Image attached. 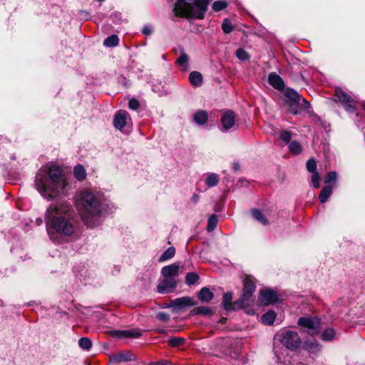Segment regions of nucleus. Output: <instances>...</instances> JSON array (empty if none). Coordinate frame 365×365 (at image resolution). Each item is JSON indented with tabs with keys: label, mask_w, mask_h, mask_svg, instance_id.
<instances>
[{
	"label": "nucleus",
	"mask_w": 365,
	"mask_h": 365,
	"mask_svg": "<svg viewBox=\"0 0 365 365\" xmlns=\"http://www.w3.org/2000/svg\"><path fill=\"white\" fill-rule=\"evenodd\" d=\"M44 221L47 233L54 242L59 237L73 235L75 230L76 219L72 205L62 200L52 203L45 212Z\"/></svg>",
	"instance_id": "obj_1"
},
{
	"label": "nucleus",
	"mask_w": 365,
	"mask_h": 365,
	"mask_svg": "<svg viewBox=\"0 0 365 365\" xmlns=\"http://www.w3.org/2000/svg\"><path fill=\"white\" fill-rule=\"evenodd\" d=\"M35 187L47 200L66 195L68 190V181L63 177L62 169L55 164L42 166L35 177Z\"/></svg>",
	"instance_id": "obj_2"
},
{
	"label": "nucleus",
	"mask_w": 365,
	"mask_h": 365,
	"mask_svg": "<svg viewBox=\"0 0 365 365\" xmlns=\"http://www.w3.org/2000/svg\"><path fill=\"white\" fill-rule=\"evenodd\" d=\"M76 206L85 224L95 226L101 212V202L95 195L88 190L83 191L76 201Z\"/></svg>",
	"instance_id": "obj_3"
},
{
	"label": "nucleus",
	"mask_w": 365,
	"mask_h": 365,
	"mask_svg": "<svg viewBox=\"0 0 365 365\" xmlns=\"http://www.w3.org/2000/svg\"><path fill=\"white\" fill-rule=\"evenodd\" d=\"M212 0H177L173 12L175 16L203 19Z\"/></svg>",
	"instance_id": "obj_4"
},
{
	"label": "nucleus",
	"mask_w": 365,
	"mask_h": 365,
	"mask_svg": "<svg viewBox=\"0 0 365 365\" xmlns=\"http://www.w3.org/2000/svg\"><path fill=\"white\" fill-rule=\"evenodd\" d=\"M255 289V279L252 276H245L243 279L242 294L240 299L235 302V306L237 309H241L250 305V302H252V296Z\"/></svg>",
	"instance_id": "obj_5"
},
{
	"label": "nucleus",
	"mask_w": 365,
	"mask_h": 365,
	"mask_svg": "<svg viewBox=\"0 0 365 365\" xmlns=\"http://www.w3.org/2000/svg\"><path fill=\"white\" fill-rule=\"evenodd\" d=\"M276 338L289 349H295L301 345V339L297 331L283 329L278 331Z\"/></svg>",
	"instance_id": "obj_6"
},
{
	"label": "nucleus",
	"mask_w": 365,
	"mask_h": 365,
	"mask_svg": "<svg viewBox=\"0 0 365 365\" xmlns=\"http://www.w3.org/2000/svg\"><path fill=\"white\" fill-rule=\"evenodd\" d=\"M297 324L299 327L306 329V331L312 335H316L319 333L321 329V322L316 317H302L298 319Z\"/></svg>",
	"instance_id": "obj_7"
},
{
	"label": "nucleus",
	"mask_w": 365,
	"mask_h": 365,
	"mask_svg": "<svg viewBox=\"0 0 365 365\" xmlns=\"http://www.w3.org/2000/svg\"><path fill=\"white\" fill-rule=\"evenodd\" d=\"M335 96L347 112L352 113L355 110V101L348 93L340 88H336Z\"/></svg>",
	"instance_id": "obj_8"
},
{
	"label": "nucleus",
	"mask_w": 365,
	"mask_h": 365,
	"mask_svg": "<svg viewBox=\"0 0 365 365\" xmlns=\"http://www.w3.org/2000/svg\"><path fill=\"white\" fill-rule=\"evenodd\" d=\"M130 123L131 119L127 111L120 110L115 113L113 119V125L116 129L122 130Z\"/></svg>",
	"instance_id": "obj_9"
},
{
	"label": "nucleus",
	"mask_w": 365,
	"mask_h": 365,
	"mask_svg": "<svg viewBox=\"0 0 365 365\" xmlns=\"http://www.w3.org/2000/svg\"><path fill=\"white\" fill-rule=\"evenodd\" d=\"M278 300L277 292L273 289H262L259 295V302L261 305H269Z\"/></svg>",
	"instance_id": "obj_10"
},
{
	"label": "nucleus",
	"mask_w": 365,
	"mask_h": 365,
	"mask_svg": "<svg viewBox=\"0 0 365 365\" xmlns=\"http://www.w3.org/2000/svg\"><path fill=\"white\" fill-rule=\"evenodd\" d=\"M284 96L292 102L289 108L290 112L295 115L299 113V110L297 108V105L300 101V96L299 93L293 88H288L285 90Z\"/></svg>",
	"instance_id": "obj_11"
},
{
	"label": "nucleus",
	"mask_w": 365,
	"mask_h": 365,
	"mask_svg": "<svg viewBox=\"0 0 365 365\" xmlns=\"http://www.w3.org/2000/svg\"><path fill=\"white\" fill-rule=\"evenodd\" d=\"M177 286L176 280L173 277H168L161 281L158 285V292L160 294L170 293Z\"/></svg>",
	"instance_id": "obj_12"
},
{
	"label": "nucleus",
	"mask_w": 365,
	"mask_h": 365,
	"mask_svg": "<svg viewBox=\"0 0 365 365\" xmlns=\"http://www.w3.org/2000/svg\"><path fill=\"white\" fill-rule=\"evenodd\" d=\"M192 305H193L192 299L188 297H184L171 300L167 307H173L175 310H180Z\"/></svg>",
	"instance_id": "obj_13"
},
{
	"label": "nucleus",
	"mask_w": 365,
	"mask_h": 365,
	"mask_svg": "<svg viewBox=\"0 0 365 365\" xmlns=\"http://www.w3.org/2000/svg\"><path fill=\"white\" fill-rule=\"evenodd\" d=\"M235 114L232 110H227L221 117V123L224 130H228L235 125Z\"/></svg>",
	"instance_id": "obj_14"
},
{
	"label": "nucleus",
	"mask_w": 365,
	"mask_h": 365,
	"mask_svg": "<svg viewBox=\"0 0 365 365\" xmlns=\"http://www.w3.org/2000/svg\"><path fill=\"white\" fill-rule=\"evenodd\" d=\"M135 356L129 351L113 354L110 357V363L112 364L133 361L135 360Z\"/></svg>",
	"instance_id": "obj_15"
},
{
	"label": "nucleus",
	"mask_w": 365,
	"mask_h": 365,
	"mask_svg": "<svg viewBox=\"0 0 365 365\" xmlns=\"http://www.w3.org/2000/svg\"><path fill=\"white\" fill-rule=\"evenodd\" d=\"M269 83L275 89L282 91L284 88V84L282 78L277 73L272 72L268 76Z\"/></svg>",
	"instance_id": "obj_16"
},
{
	"label": "nucleus",
	"mask_w": 365,
	"mask_h": 365,
	"mask_svg": "<svg viewBox=\"0 0 365 365\" xmlns=\"http://www.w3.org/2000/svg\"><path fill=\"white\" fill-rule=\"evenodd\" d=\"M180 267L176 264H172L168 266H165L161 269V274L163 277H176L179 274Z\"/></svg>",
	"instance_id": "obj_17"
},
{
	"label": "nucleus",
	"mask_w": 365,
	"mask_h": 365,
	"mask_svg": "<svg viewBox=\"0 0 365 365\" xmlns=\"http://www.w3.org/2000/svg\"><path fill=\"white\" fill-rule=\"evenodd\" d=\"M113 336L116 338H138L141 335L140 330H115L112 331Z\"/></svg>",
	"instance_id": "obj_18"
},
{
	"label": "nucleus",
	"mask_w": 365,
	"mask_h": 365,
	"mask_svg": "<svg viewBox=\"0 0 365 365\" xmlns=\"http://www.w3.org/2000/svg\"><path fill=\"white\" fill-rule=\"evenodd\" d=\"M208 115L205 110H198L193 115V120L197 125H202L207 123Z\"/></svg>",
	"instance_id": "obj_19"
},
{
	"label": "nucleus",
	"mask_w": 365,
	"mask_h": 365,
	"mask_svg": "<svg viewBox=\"0 0 365 365\" xmlns=\"http://www.w3.org/2000/svg\"><path fill=\"white\" fill-rule=\"evenodd\" d=\"M189 80L195 87H200L202 84V76L197 71H192L189 75Z\"/></svg>",
	"instance_id": "obj_20"
},
{
	"label": "nucleus",
	"mask_w": 365,
	"mask_h": 365,
	"mask_svg": "<svg viewBox=\"0 0 365 365\" xmlns=\"http://www.w3.org/2000/svg\"><path fill=\"white\" fill-rule=\"evenodd\" d=\"M213 293L207 287H203L198 293V299L203 302H208L212 299Z\"/></svg>",
	"instance_id": "obj_21"
},
{
	"label": "nucleus",
	"mask_w": 365,
	"mask_h": 365,
	"mask_svg": "<svg viewBox=\"0 0 365 365\" xmlns=\"http://www.w3.org/2000/svg\"><path fill=\"white\" fill-rule=\"evenodd\" d=\"M304 348L310 353L317 354L321 351L320 344L315 341H306Z\"/></svg>",
	"instance_id": "obj_22"
},
{
	"label": "nucleus",
	"mask_w": 365,
	"mask_h": 365,
	"mask_svg": "<svg viewBox=\"0 0 365 365\" xmlns=\"http://www.w3.org/2000/svg\"><path fill=\"white\" fill-rule=\"evenodd\" d=\"M332 192H333V189L331 185H327V186L324 187L322 189V190L319 193V199L320 202L322 203L326 202L328 200L329 197L332 194Z\"/></svg>",
	"instance_id": "obj_23"
},
{
	"label": "nucleus",
	"mask_w": 365,
	"mask_h": 365,
	"mask_svg": "<svg viewBox=\"0 0 365 365\" xmlns=\"http://www.w3.org/2000/svg\"><path fill=\"white\" fill-rule=\"evenodd\" d=\"M232 292L225 293L223 295L222 303L225 309L231 310V309H235V307H237L235 305H234V307L232 306Z\"/></svg>",
	"instance_id": "obj_24"
},
{
	"label": "nucleus",
	"mask_w": 365,
	"mask_h": 365,
	"mask_svg": "<svg viewBox=\"0 0 365 365\" xmlns=\"http://www.w3.org/2000/svg\"><path fill=\"white\" fill-rule=\"evenodd\" d=\"M192 315H202V316H210L212 314V310L205 306H200L194 308L191 311Z\"/></svg>",
	"instance_id": "obj_25"
},
{
	"label": "nucleus",
	"mask_w": 365,
	"mask_h": 365,
	"mask_svg": "<svg viewBox=\"0 0 365 365\" xmlns=\"http://www.w3.org/2000/svg\"><path fill=\"white\" fill-rule=\"evenodd\" d=\"M252 216L255 220L259 222L264 225H267L269 224V221L267 218L264 216V215L257 209H252L251 210Z\"/></svg>",
	"instance_id": "obj_26"
},
{
	"label": "nucleus",
	"mask_w": 365,
	"mask_h": 365,
	"mask_svg": "<svg viewBox=\"0 0 365 365\" xmlns=\"http://www.w3.org/2000/svg\"><path fill=\"white\" fill-rule=\"evenodd\" d=\"M176 63L178 65L181 71H186L189 68L188 56L185 53H182L180 57L176 60Z\"/></svg>",
	"instance_id": "obj_27"
},
{
	"label": "nucleus",
	"mask_w": 365,
	"mask_h": 365,
	"mask_svg": "<svg viewBox=\"0 0 365 365\" xmlns=\"http://www.w3.org/2000/svg\"><path fill=\"white\" fill-rule=\"evenodd\" d=\"M276 318V314L273 310H269L262 316V322L267 325H271L274 323Z\"/></svg>",
	"instance_id": "obj_28"
},
{
	"label": "nucleus",
	"mask_w": 365,
	"mask_h": 365,
	"mask_svg": "<svg viewBox=\"0 0 365 365\" xmlns=\"http://www.w3.org/2000/svg\"><path fill=\"white\" fill-rule=\"evenodd\" d=\"M73 175L79 181L85 180L86 177V172L84 167L81 165H76L73 169Z\"/></svg>",
	"instance_id": "obj_29"
},
{
	"label": "nucleus",
	"mask_w": 365,
	"mask_h": 365,
	"mask_svg": "<svg viewBox=\"0 0 365 365\" xmlns=\"http://www.w3.org/2000/svg\"><path fill=\"white\" fill-rule=\"evenodd\" d=\"M219 182V177L217 174L211 173H208L206 179L205 184L209 187H212L216 186Z\"/></svg>",
	"instance_id": "obj_30"
},
{
	"label": "nucleus",
	"mask_w": 365,
	"mask_h": 365,
	"mask_svg": "<svg viewBox=\"0 0 365 365\" xmlns=\"http://www.w3.org/2000/svg\"><path fill=\"white\" fill-rule=\"evenodd\" d=\"M119 38L117 35H111L106 38L103 41V45L106 47H114L118 44Z\"/></svg>",
	"instance_id": "obj_31"
},
{
	"label": "nucleus",
	"mask_w": 365,
	"mask_h": 365,
	"mask_svg": "<svg viewBox=\"0 0 365 365\" xmlns=\"http://www.w3.org/2000/svg\"><path fill=\"white\" fill-rule=\"evenodd\" d=\"M175 250L173 247H168L160 257V262H164L175 256Z\"/></svg>",
	"instance_id": "obj_32"
},
{
	"label": "nucleus",
	"mask_w": 365,
	"mask_h": 365,
	"mask_svg": "<svg viewBox=\"0 0 365 365\" xmlns=\"http://www.w3.org/2000/svg\"><path fill=\"white\" fill-rule=\"evenodd\" d=\"M289 150L294 155H298L302 153V147L299 142L294 140L289 144Z\"/></svg>",
	"instance_id": "obj_33"
},
{
	"label": "nucleus",
	"mask_w": 365,
	"mask_h": 365,
	"mask_svg": "<svg viewBox=\"0 0 365 365\" xmlns=\"http://www.w3.org/2000/svg\"><path fill=\"white\" fill-rule=\"evenodd\" d=\"M217 223H218V220H217V215L215 214H212L208 219L207 230L208 232L213 231L216 228Z\"/></svg>",
	"instance_id": "obj_34"
},
{
	"label": "nucleus",
	"mask_w": 365,
	"mask_h": 365,
	"mask_svg": "<svg viewBox=\"0 0 365 365\" xmlns=\"http://www.w3.org/2000/svg\"><path fill=\"white\" fill-rule=\"evenodd\" d=\"M335 330L332 328H329L323 331L322 334V339L323 341H331L335 336Z\"/></svg>",
	"instance_id": "obj_35"
},
{
	"label": "nucleus",
	"mask_w": 365,
	"mask_h": 365,
	"mask_svg": "<svg viewBox=\"0 0 365 365\" xmlns=\"http://www.w3.org/2000/svg\"><path fill=\"white\" fill-rule=\"evenodd\" d=\"M168 342L172 347H179L185 344V339L182 337H171L168 339Z\"/></svg>",
	"instance_id": "obj_36"
},
{
	"label": "nucleus",
	"mask_w": 365,
	"mask_h": 365,
	"mask_svg": "<svg viewBox=\"0 0 365 365\" xmlns=\"http://www.w3.org/2000/svg\"><path fill=\"white\" fill-rule=\"evenodd\" d=\"M79 346L85 350H89L92 346L91 340L88 337H82L78 340Z\"/></svg>",
	"instance_id": "obj_37"
},
{
	"label": "nucleus",
	"mask_w": 365,
	"mask_h": 365,
	"mask_svg": "<svg viewBox=\"0 0 365 365\" xmlns=\"http://www.w3.org/2000/svg\"><path fill=\"white\" fill-rule=\"evenodd\" d=\"M199 279V276L195 272H189L185 277V282L187 284H194Z\"/></svg>",
	"instance_id": "obj_38"
},
{
	"label": "nucleus",
	"mask_w": 365,
	"mask_h": 365,
	"mask_svg": "<svg viewBox=\"0 0 365 365\" xmlns=\"http://www.w3.org/2000/svg\"><path fill=\"white\" fill-rule=\"evenodd\" d=\"M227 3L225 1H216L212 4V9L215 11H220L227 6Z\"/></svg>",
	"instance_id": "obj_39"
},
{
	"label": "nucleus",
	"mask_w": 365,
	"mask_h": 365,
	"mask_svg": "<svg viewBox=\"0 0 365 365\" xmlns=\"http://www.w3.org/2000/svg\"><path fill=\"white\" fill-rule=\"evenodd\" d=\"M320 179L319 173L317 171L312 173L311 182L314 187L319 188L320 187Z\"/></svg>",
	"instance_id": "obj_40"
},
{
	"label": "nucleus",
	"mask_w": 365,
	"mask_h": 365,
	"mask_svg": "<svg viewBox=\"0 0 365 365\" xmlns=\"http://www.w3.org/2000/svg\"><path fill=\"white\" fill-rule=\"evenodd\" d=\"M222 29L225 34H230L233 30L232 23L227 19H225L222 24Z\"/></svg>",
	"instance_id": "obj_41"
},
{
	"label": "nucleus",
	"mask_w": 365,
	"mask_h": 365,
	"mask_svg": "<svg viewBox=\"0 0 365 365\" xmlns=\"http://www.w3.org/2000/svg\"><path fill=\"white\" fill-rule=\"evenodd\" d=\"M236 56L241 61H245L249 58L248 53L243 48H238L236 51Z\"/></svg>",
	"instance_id": "obj_42"
},
{
	"label": "nucleus",
	"mask_w": 365,
	"mask_h": 365,
	"mask_svg": "<svg viewBox=\"0 0 365 365\" xmlns=\"http://www.w3.org/2000/svg\"><path fill=\"white\" fill-rule=\"evenodd\" d=\"M336 178L337 174L335 171L329 172L324 178V182L326 184H329L332 182H335L336 180Z\"/></svg>",
	"instance_id": "obj_43"
},
{
	"label": "nucleus",
	"mask_w": 365,
	"mask_h": 365,
	"mask_svg": "<svg viewBox=\"0 0 365 365\" xmlns=\"http://www.w3.org/2000/svg\"><path fill=\"white\" fill-rule=\"evenodd\" d=\"M306 166L309 172H317V163L314 159L311 158L308 160Z\"/></svg>",
	"instance_id": "obj_44"
},
{
	"label": "nucleus",
	"mask_w": 365,
	"mask_h": 365,
	"mask_svg": "<svg viewBox=\"0 0 365 365\" xmlns=\"http://www.w3.org/2000/svg\"><path fill=\"white\" fill-rule=\"evenodd\" d=\"M280 138L285 143H288L292 138V133L288 130H282L280 132Z\"/></svg>",
	"instance_id": "obj_45"
},
{
	"label": "nucleus",
	"mask_w": 365,
	"mask_h": 365,
	"mask_svg": "<svg viewBox=\"0 0 365 365\" xmlns=\"http://www.w3.org/2000/svg\"><path fill=\"white\" fill-rule=\"evenodd\" d=\"M80 268H82L81 269H79L78 268H76V273L78 276H80V277L86 278L88 276V270L86 269L85 266H81Z\"/></svg>",
	"instance_id": "obj_46"
},
{
	"label": "nucleus",
	"mask_w": 365,
	"mask_h": 365,
	"mask_svg": "<svg viewBox=\"0 0 365 365\" xmlns=\"http://www.w3.org/2000/svg\"><path fill=\"white\" fill-rule=\"evenodd\" d=\"M156 318L161 322H167L170 319V316L166 312H159L158 313Z\"/></svg>",
	"instance_id": "obj_47"
},
{
	"label": "nucleus",
	"mask_w": 365,
	"mask_h": 365,
	"mask_svg": "<svg viewBox=\"0 0 365 365\" xmlns=\"http://www.w3.org/2000/svg\"><path fill=\"white\" fill-rule=\"evenodd\" d=\"M128 106L130 109L136 110L137 109H138L140 104L137 99L132 98L129 101Z\"/></svg>",
	"instance_id": "obj_48"
},
{
	"label": "nucleus",
	"mask_w": 365,
	"mask_h": 365,
	"mask_svg": "<svg viewBox=\"0 0 365 365\" xmlns=\"http://www.w3.org/2000/svg\"><path fill=\"white\" fill-rule=\"evenodd\" d=\"M142 32L145 35H150L152 33V30L149 26H145L143 27Z\"/></svg>",
	"instance_id": "obj_49"
},
{
	"label": "nucleus",
	"mask_w": 365,
	"mask_h": 365,
	"mask_svg": "<svg viewBox=\"0 0 365 365\" xmlns=\"http://www.w3.org/2000/svg\"><path fill=\"white\" fill-rule=\"evenodd\" d=\"M112 18H113V21L114 22H119V21L120 20L121 17H120V14H118V13H115L113 14H112Z\"/></svg>",
	"instance_id": "obj_50"
},
{
	"label": "nucleus",
	"mask_w": 365,
	"mask_h": 365,
	"mask_svg": "<svg viewBox=\"0 0 365 365\" xmlns=\"http://www.w3.org/2000/svg\"><path fill=\"white\" fill-rule=\"evenodd\" d=\"M302 103L304 108L308 109L311 107L309 102L307 101L304 98H302Z\"/></svg>",
	"instance_id": "obj_51"
},
{
	"label": "nucleus",
	"mask_w": 365,
	"mask_h": 365,
	"mask_svg": "<svg viewBox=\"0 0 365 365\" xmlns=\"http://www.w3.org/2000/svg\"><path fill=\"white\" fill-rule=\"evenodd\" d=\"M198 199H199V197L197 195H194L192 196V200H193L194 202H195V203L197 202Z\"/></svg>",
	"instance_id": "obj_52"
},
{
	"label": "nucleus",
	"mask_w": 365,
	"mask_h": 365,
	"mask_svg": "<svg viewBox=\"0 0 365 365\" xmlns=\"http://www.w3.org/2000/svg\"><path fill=\"white\" fill-rule=\"evenodd\" d=\"M150 365H168V364H167V363L159 362V363H156V364H151Z\"/></svg>",
	"instance_id": "obj_53"
},
{
	"label": "nucleus",
	"mask_w": 365,
	"mask_h": 365,
	"mask_svg": "<svg viewBox=\"0 0 365 365\" xmlns=\"http://www.w3.org/2000/svg\"><path fill=\"white\" fill-rule=\"evenodd\" d=\"M36 222L38 225H41V223L43 222L41 218H38L36 220Z\"/></svg>",
	"instance_id": "obj_54"
},
{
	"label": "nucleus",
	"mask_w": 365,
	"mask_h": 365,
	"mask_svg": "<svg viewBox=\"0 0 365 365\" xmlns=\"http://www.w3.org/2000/svg\"><path fill=\"white\" fill-rule=\"evenodd\" d=\"M239 165L237 163H234L233 164V168L235 169V170H238L239 168Z\"/></svg>",
	"instance_id": "obj_55"
},
{
	"label": "nucleus",
	"mask_w": 365,
	"mask_h": 365,
	"mask_svg": "<svg viewBox=\"0 0 365 365\" xmlns=\"http://www.w3.org/2000/svg\"><path fill=\"white\" fill-rule=\"evenodd\" d=\"M159 332H160V333H164V332H165V331H164V330H163V329H160V330L159 331Z\"/></svg>",
	"instance_id": "obj_56"
},
{
	"label": "nucleus",
	"mask_w": 365,
	"mask_h": 365,
	"mask_svg": "<svg viewBox=\"0 0 365 365\" xmlns=\"http://www.w3.org/2000/svg\"><path fill=\"white\" fill-rule=\"evenodd\" d=\"M364 110H365V103L364 104Z\"/></svg>",
	"instance_id": "obj_57"
}]
</instances>
